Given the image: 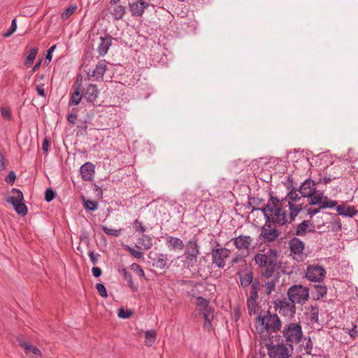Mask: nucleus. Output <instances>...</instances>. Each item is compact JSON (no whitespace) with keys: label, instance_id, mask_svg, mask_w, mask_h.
I'll list each match as a JSON object with an SVG mask.
<instances>
[{"label":"nucleus","instance_id":"f257e3e1","mask_svg":"<svg viewBox=\"0 0 358 358\" xmlns=\"http://www.w3.org/2000/svg\"><path fill=\"white\" fill-rule=\"evenodd\" d=\"M286 206L278 197L271 196L262 211L266 220V223H272L275 226L281 227L292 223L289 213L287 215Z\"/></svg>","mask_w":358,"mask_h":358},{"label":"nucleus","instance_id":"f03ea898","mask_svg":"<svg viewBox=\"0 0 358 358\" xmlns=\"http://www.w3.org/2000/svg\"><path fill=\"white\" fill-rule=\"evenodd\" d=\"M254 262L260 268L262 277L268 279L279 275L281 263L278 259L277 252L275 250L270 249L266 253L255 255Z\"/></svg>","mask_w":358,"mask_h":358},{"label":"nucleus","instance_id":"7ed1b4c3","mask_svg":"<svg viewBox=\"0 0 358 358\" xmlns=\"http://www.w3.org/2000/svg\"><path fill=\"white\" fill-rule=\"evenodd\" d=\"M281 327L282 322L278 315L271 314L270 311L259 315L256 319V329L260 333H277Z\"/></svg>","mask_w":358,"mask_h":358},{"label":"nucleus","instance_id":"20e7f679","mask_svg":"<svg viewBox=\"0 0 358 358\" xmlns=\"http://www.w3.org/2000/svg\"><path fill=\"white\" fill-rule=\"evenodd\" d=\"M281 333L285 343L289 346L299 343L303 338L301 322H289L285 324Z\"/></svg>","mask_w":358,"mask_h":358},{"label":"nucleus","instance_id":"39448f33","mask_svg":"<svg viewBox=\"0 0 358 358\" xmlns=\"http://www.w3.org/2000/svg\"><path fill=\"white\" fill-rule=\"evenodd\" d=\"M301 197L302 196H299L296 190H292L285 198L281 199L285 205L289 208L291 221H294L296 216L303 208V203L300 202Z\"/></svg>","mask_w":358,"mask_h":358},{"label":"nucleus","instance_id":"423d86ee","mask_svg":"<svg viewBox=\"0 0 358 358\" xmlns=\"http://www.w3.org/2000/svg\"><path fill=\"white\" fill-rule=\"evenodd\" d=\"M273 307L275 311L288 319H292L296 315V304L288 297L276 299L273 301Z\"/></svg>","mask_w":358,"mask_h":358},{"label":"nucleus","instance_id":"0eeeda50","mask_svg":"<svg viewBox=\"0 0 358 358\" xmlns=\"http://www.w3.org/2000/svg\"><path fill=\"white\" fill-rule=\"evenodd\" d=\"M287 294L289 300L295 304L299 303L303 305L308 300L309 290L308 288L305 286L294 285L288 289Z\"/></svg>","mask_w":358,"mask_h":358},{"label":"nucleus","instance_id":"6e6552de","mask_svg":"<svg viewBox=\"0 0 358 358\" xmlns=\"http://www.w3.org/2000/svg\"><path fill=\"white\" fill-rule=\"evenodd\" d=\"M267 350L271 358H289L293 353L294 348L282 341L276 345H268Z\"/></svg>","mask_w":358,"mask_h":358},{"label":"nucleus","instance_id":"1a4fd4ad","mask_svg":"<svg viewBox=\"0 0 358 358\" xmlns=\"http://www.w3.org/2000/svg\"><path fill=\"white\" fill-rule=\"evenodd\" d=\"M12 195L6 198V201L11 203L15 210L21 215H25L27 213V206L23 203V194L16 188H13L11 190Z\"/></svg>","mask_w":358,"mask_h":358},{"label":"nucleus","instance_id":"9d476101","mask_svg":"<svg viewBox=\"0 0 358 358\" xmlns=\"http://www.w3.org/2000/svg\"><path fill=\"white\" fill-rule=\"evenodd\" d=\"M290 255L298 262H303L307 255L304 252L305 244L298 238H292L288 243Z\"/></svg>","mask_w":358,"mask_h":358},{"label":"nucleus","instance_id":"9b49d317","mask_svg":"<svg viewBox=\"0 0 358 358\" xmlns=\"http://www.w3.org/2000/svg\"><path fill=\"white\" fill-rule=\"evenodd\" d=\"M308 202L310 205L319 206L320 208H331L337 205L336 201L329 199L322 192L317 190L308 197Z\"/></svg>","mask_w":358,"mask_h":358},{"label":"nucleus","instance_id":"f8f14e48","mask_svg":"<svg viewBox=\"0 0 358 358\" xmlns=\"http://www.w3.org/2000/svg\"><path fill=\"white\" fill-rule=\"evenodd\" d=\"M231 250L226 248H213L211 250L212 262L219 268L225 266V262L229 257Z\"/></svg>","mask_w":358,"mask_h":358},{"label":"nucleus","instance_id":"ddd939ff","mask_svg":"<svg viewBox=\"0 0 358 358\" xmlns=\"http://www.w3.org/2000/svg\"><path fill=\"white\" fill-rule=\"evenodd\" d=\"M234 245L241 252V254H248L253 243V238L250 236L239 235L231 239Z\"/></svg>","mask_w":358,"mask_h":358},{"label":"nucleus","instance_id":"4468645a","mask_svg":"<svg viewBox=\"0 0 358 358\" xmlns=\"http://www.w3.org/2000/svg\"><path fill=\"white\" fill-rule=\"evenodd\" d=\"M326 274L324 268L318 265H310L307 267L306 271V277L310 281L313 282H320L322 281Z\"/></svg>","mask_w":358,"mask_h":358},{"label":"nucleus","instance_id":"2eb2a0df","mask_svg":"<svg viewBox=\"0 0 358 358\" xmlns=\"http://www.w3.org/2000/svg\"><path fill=\"white\" fill-rule=\"evenodd\" d=\"M149 3L143 0H136L132 2H129V10L132 16L141 17L143 16L145 10L149 7Z\"/></svg>","mask_w":358,"mask_h":358},{"label":"nucleus","instance_id":"dca6fc26","mask_svg":"<svg viewBox=\"0 0 358 358\" xmlns=\"http://www.w3.org/2000/svg\"><path fill=\"white\" fill-rule=\"evenodd\" d=\"M280 234L278 231L272 228L271 224H268L266 222V224L262 228L260 236L262 237L264 241L266 242H273L275 241L279 236Z\"/></svg>","mask_w":358,"mask_h":358},{"label":"nucleus","instance_id":"f3484780","mask_svg":"<svg viewBox=\"0 0 358 358\" xmlns=\"http://www.w3.org/2000/svg\"><path fill=\"white\" fill-rule=\"evenodd\" d=\"M148 257L151 259L154 267L163 269L167 264L168 258L166 254L150 252Z\"/></svg>","mask_w":358,"mask_h":358},{"label":"nucleus","instance_id":"a211bd4d","mask_svg":"<svg viewBox=\"0 0 358 358\" xmlns=\"http://www.w3.org/2000/svg\"><path fill=\"white\" fill-rule=\"evenodd\" d=\"M316 189V182L311 179H307L301 184L299 192L303 197L308 198L315 192Z\"/></svg>","mask_w":358,"mask_h":358},{"label":"nucleus","instance_id":"6ab92c4d","mask_svg":"<svg viewBox=\"0 0 358 358\" xmlns=\"http://www.w3.org/2000/svg\"><path fill=\"white\" fill-rule=\"evenodd\" d=\"M80 171L83 180L90 181L94 173V166L90 162H86L80 167Z\"/></svg>","mask_w":358,"mask_h":358},{"label":"nucleus","instance_id":"aec40b11","mask_svg":"<svg viewBox=\"0 0 358 358\" xmlns=\"http://www.w3.org/2000/svg\"><path fill=\"white\" fill-rule=\"evenodd\" d=\"M99 94V91L97 89L96 86L93 84L89 85L83 94L85 99H86L87 102L92 103L94 104L95 100L98 97Z\"/></svg>","mask_w":358,"mask_h":358},{"label":"nucleus","instance_id":"412c9836","mask_svg":"<svg viewBox=\"0 0 358 358\" xmlns=\"http://www.w3.org/2000/svg\"><path fill=\"white\" fill-rule=\"evenodd\" d=\"M107 69L106 61L104 59L101 60L93 70L92 76L96 80H101Z\"/></svg>","mask_w":358,"mask_h":358},{"label":"nucleus","instance_id":"4be33fe9","mask_svg":"<svg viewBox=\"0 0 358 358\" xmlns=\"http://www.w3.org/2000/svg\"><path fill=\"white\" fill-rule=\"evenodd\" d=\"M112 36L110 35L100 38V43L98 47V52L100 56H104L112 44Z\"/></svg>","mask_w":358,"mask_h":358},{"label":"nucleus","instance_id":"5701e85b","mask_svg":"<svg viewBox=\"0 0 358 358\" xmlns=\"http://www.w3.org/2000/svg\"><path fill=\"white\" fill-rule=\"evenodd\" d=\"M336 210L339 215L349 217H352L357 213V210L354 206H349L345 204L336 206Z\"/></svg>","mask_w":358,"mask_h":358},{"label":"nucleus","instance_id":"b1692460","mask_svg":"<svg viewBox=\"0 0 358 358\" xmlns=\"http://www.w3.org/2000/svg\"><path fill=\"white\" fill-rule=\"evenodd\" d=\"M166 239L167 247L171 250H182L185 247L183 241L178 238L168 236Z\"/></svg>","mask_w":358,"mask_h":358},{"label":"nucleus","instance_id":"393cba45","mask_svg":"<svg viewBox=\"0 0 358 358\" xmlns=\"http://www.w3.org/2000/svg\"><path fill=\"white\" fill-rule=\"evenodd\" d=\"M184 254L189 255V256H193L194 255H199V246L195 238H193L187 243L186 249Z\"/></svg>","mask_w":358,"mask_h":358},{"label":"nucleus","instance_id":"a878e982","mask_svg":"<svg viewBox=\"0 0 358 358\" xmlns=\"http://www.w3.org/2000/svg\"><path fill=\"white\" fill-rule=\"evenodd\" d=\"M307 316L311 323L315 324L318 322L319 318V307L316 305H311L308 308Z\"/></svg>","mask_w":358,"mask_h":358},{"label":"nucleus","instance_id":"bb28decb","mask_svg":"<svg viewBox=\"0 0 358 358\" xmlns=\"http://www.w3.org/2000/svg\"><path fill=\"white\" fill-rule=\"evenodd\" d=\"M310 226H311V223L308 220H304L301 223H300L296 229V234L297 236H305L308 231H312L313 229H310Z\"/></svg>","mask_w":358,"mask_h":358},{"label":"nucleus","instance_id":"cd10ccee","mask_svg":"<svg viewBox=\"0 0 358 358\" xmlns=\"http://www.w3.org/2000/svg\"><path fill=\"white\" fill-rule=\"evenodd\" d=\"M278 278L279 275H276L274 279L268 280L262 285V288L265 294L270 295L271 292L274 291L276 286V282L278 281Z\"/></svg>","mask_w":358,"mask_h":358},{"label":"nucleus","instance_id":"c85d7f7f","mask_svg":"<svg viewBox=\"0 0 358 358\" xmlns=\"http://www.w3.org/2000/svg\"><path fill=\"white\" fill-rule=\"evenodd\" d=\"M138 243L141 245V248L144 250L150 249L153 245L152 238L145 234L142 235L141 238H139Z\"/></svg>","mask_w":358,"mask_h":358},{"label":"nucleus","instance_id":"c756f323","mask_svg":"<svg viewBox=\"0 0 358 358\" xmlns=\"http://www.w3.org/2000/svg\"><path fill=\"white\" fill-rule=\"evenodd\" d=\"M125 6H123L122 5H116L113 8V11L111 12L114 19L117 20L122 19L125 13Z\"/></svg>","mask_w":358,"mask_h":358},{"label":"nucleus","instance_id":"7c9ffc66","mask_svg":"<svg viewBox=\"0 0 358 358\" xmlns=\"http://www.w3.org/2000/svg\"><path fill=\"white\" fill-rule=\"evenodd\" d=\"M122 275L124 280L127 282V285L131 288L133 292H136L138 288L136 285L134 283L132 280V275L130 273H129L126 269H122Z\"/></svg>","mask_w":358,"mask_h":358},{"label":"nucleus","instance_id":"2f4dec72","mask_svg":"<svg viewBox=\"0 0 358 358\" xmlns=\"http://www.w3.org/2000/svg\"><path fill=\"white\" fill-rule=\"evenodd\" d=\"M82 97L83 95L81 94L80 87H78L71 94L69 104L74 106L78 105L80 102Z\"/></svg>","mask_w":358,"mask_h":358},{"label":"nucleus","instance_id":"473e14b6","mask_svg":"<svg viewBox=\"0 0 358 358\" xmlns=\"http://www.w3.org/2000/svg\"><path fill=\"white\" fill-rule=\"evenodd\" d=\"M315 293L314 295V299L320 300L323 298L327 292V289L324 285H316L315 286Z\"/></svg>","mask_w":358,"mask_h":358},{"label":"nucleus","instance_id":"72a5a7b5","mask_svg":"<svg viewBox=\"0 0 358 358\" xmlns=\"http://www.w3.org/2000/svg\"><path fill=\"white\" fill-rule=\"evenodd\" d=\"M247 308L250 315L257 314L259 309L257 301L247 299Z\"/></svg>","mask_w":358,"mask_h":358},{"label":"nucleus","instance_id":"f704fd0d","mask_svg":"<svg viewBox=\"0 0 358 358\" xmlns=\"http://www.w3.org/2000/svg\"><path fill=\"white\" fill-rule=\"evenodd\" d=\"M253 274L252 272L246 273L241 277V285L243 287H248L253 280Z\"/></svg>","mask_w":358,"mask_h":358},{"label":"nucleus","instance_id":"c9c22d12","mask_svg":"<svg viewBox=\"0 0 358 358\" xmlns=\"http://www.w3.org/2000/svg\"><path fill=\"white\" fill-rule=\"evenodd\" d=\"M78 6L76 4L69 6L61 15V17L63 20H66L69 17L75 13L77 10Z\"/></svg>","mask_w":358,"mask_h":358},{"label":"nucleus","instance_id":"e433bc0d","mask_svg":"<svg viewBox=\"0 0 358 358\" xmlns=\"http://www.w3.org/2000/svg\"><path fill=\"white\" fill-rule=\"evenodd\" d=\"M156 336L155 330L147 331L145 334L146 345L151 346L155 341Z\"/></svg>","mask_w":358,"mask_h":358},{"label":"nucleus","instance_id":"4c0bfd02","mask_svg":"<svg viewBox=\"0 0 358 358\" xmlns=\"http://www.w3.org/2000/svg\"><path fill=\"white\" fill-rule=\"evenodd\" d=\"M38 53V48H32L29 55H27L26 60H25V65H29L30 64H32L36 57V55Z\"/></svg>","mask_w":358,"mask_h":358},{"label":"nucleus","instance_id":"58836bf2","mask_svg":"<svg viewBox=\"0 0 358 358\" xmlns=\"http://www.w3.org/2000/svg\"><path fill=\"white\" fill-rule=\"evenodd\" d=\"M101 229L103 232L108 236L117 237L120 235L121 229H110L104 225L101 227Z\"/></svg>","mask_w":358,"mask_h":358},{"label":"nucleus","instance_id":"ea45409f","mask_svg":"<svg viewBox=\"0 0 358 358\" xmlns=\"http://www.w3.org/2000/svg\"><path fill=\"white\" fill-rule=\"evenodd\" d=\"M203 315L204 321H212L214 317V309L211 308H207L206 310H203Z\"/></svg>","mask_w":358,"mask_h":358},{"label":"nucleus","instance_id":"a19ab883","mask_svg":"<svg viewBox=\"0 0 358 358\" xmlns=\"http://www.w3.org/2000/svg\"><path fill=\"white\" fill-rule=\"evenodd\" d=\"M196 304L202 308V311L206 310L207 308H211V306H209V301L201 296L196 299Z\"/></svg>","mask_w":358,"mask_h":358},{"label":"nucleus","instance_id":"79ce46f5","mask_svg":"<svg viewBox=\"0 0 358 358\" xmlns=\"http://www.w3.org/2000/svg\"><path fill=\"white\" fill-rule=\"evenodd\" d=\"M84 207L85 209H87L91 211H94L97 209L98 205L97 203L91 200H84Z\"/></svg>","mask_w":358,"mask_h":358},{"label":"nucleus","instance_id":"37998d69","mask_svg":"<svg viewBox=\"0 0 358 358\" xmlns=\"http://www.w3.org/2000/svg\"><path fill=\"white\" fill-rule=\"evenodd\" d=\"M27 355L32 353L35 355L42 356L41 352L38 348L28 343L27 350H24Z\"/></svg>","mask_w":358,"mask_h":358},{"label":"nucleus","instance_id":"c03bdc74","mask_svg":"<svg viewBox=\"0 0 358 358\" xmlns=\"http://www.w3.org/2000/svg\"><path fill=\"white\" fill-rule=\"evenodd\" d=\"M132 312L130 310L124 309L123 308H120L117 312L118 317L122 319L129 318Z\"/></svg>","mask_w":358,"mask_h":358},{"label":"nucleus","instance_id":"a18cd8bd","mask_svg":"<svg viewBox=\"0 0 358 358\" xmlns=\"http://www.w3.org/2000/svg\"><path fill=\"white\" fill-rule=\"evenodd\" d=\"M131 268L136 273H137L140 277L141 278H144L145 277V273H144V271L143 270L142 267L136 264V263H133L131 265Z\"/></svg>","mask_w":358,"mask_h":358},{"label":"nucleus","instance_id":"49530a36","mask_svg":"<svg viewBox=\"0 0 358 358\" xmlns=\"http://www.w3.org/2000/svg\"><path fill=\"white\" fill-rule=\"evenodd\" d=\"M17 29L16 19H13L11 22V25L6 33L3 34L4 37H9L11 36Z\"/></svg>","mask_w":358,"mask_h":358},{"label":"nucleus","instance_id":"de8ad7c7","mask_svg":"<svg viewBox=\"0 0 358 358\" xmlns=\"http://www.w3.org/2000/svg\"><path fill=\"white\" fill-rule=\"evenodd\" d=\"M199 255H194L193 256H189V255L184 254L185 259L187 260L188 265L190 266H194L197 261V256Z\"/></svg>","mask_w":358,"mask_h":358},{"label":"nucleus","instance_id":"09e8293b","mask_svg":"<svg viewBox=\"0 0 358 358\" xmlns=\"http://www.w3.org/2000/svg\"><path fill=\"white\" fill-rule=\"evenodd\" d=\"M127 249L134 257L138 259L143 258V252H141L140 251H137V250H134L133 248L129 247V246H127Z\"/></svg>","mask_w":358,"mask_h":358},{"label":"nucleus","instance_id":"8fccbe9b","mask_svg":"<svg viewBox=\"0 0 358 358\" xmlns=\"http://www.w3.org/2000/svg\"><path fill=\"white\" fill-rule=\"evenodd\" d=\"M96 288L99 294L102 297H107V292L104 285H103L102 283H96Z\"/></svg>","mask_w":358,"mask_h":358},{"label":"nucleus","instance_id":"3c124183","mask_svg":"<svg viewBox=\"0 0 358 358\" xmlns=\"http://www.w3.org/2000/svg\"><path fill=\"white\" fill-rule=\"evenodd\" d=\"M55 196V193L51 188L46 189L45 193V199L46 201H48V202L51 201L52 200H53Z\"/></svg>","mask_w":358,"mask_h":358},{"label":"nucleus","instance_id":"603ef678","mask_svg":"<svg viewBox=\"0 0 358 358\" xmlns=\"http://www.w3.org/2000/svg\"><path fill=\"white\" fill-rule=\"evenodd\" d=\"M305 339L306 340V345L304 346L306 353L308 355H311V350L313 345L311 338L308 337V338H306Z\"/></svg>","mask_w":358,"mask_h":358},{"label":"nucleus","instance_id":"864d4df0","mask_svg":"<svg viewBox=\"0 0 358 358\" xmlns=\"http://www.w3.org/2000/svg\"><path fill=\"white\" fill-rule=\"evenodd\" d=\"M134 227L135 228L136 231H140L141 233L145 232L146 230L145 227L143 226V224L138 220H136L134 222Z\"/></svg>","mask_w":358,"mask_h":358},{"label":"nucleus","instance_id":"5fc2aeb1","mask_svg":"<svg viewBox=\"0 0 358 358\" xmlns=\"http://www.w3.org/2000/svg\"><path fill=\"white\" fill-rule=\"evenodd\" d=\"M16 176L14 171H11L9 172L8 176L6 177L5 180L8 184L13 185L15 180Z\"/></svg>","mask_w":358,"mask_h":358},{"label":"nucleus","instance_id":"6e6d98bb","mask_svg":"<svg viewBox=\"0 0 358 358\" xmlns=\"http://www.w3.org/2000/svg\"><path fill=\"white\" fill-rule=\"evenodd\" d=\"M251 285V290L252 291H259L260 287V282L258 279H254Z\"/></svg>","mask_w":358,"mask_h":358},{"label":"nucleus","instance_id":"4d7b16f0","mask_svg":"<svg viewBox=\"0 0 358 358\" xmlns=\"http://www.w3.org/2000/svg\"><path fill=\"white\" fill-rule=\"evenodd\" d=\"M1 115L4 118L8 120H10L11 117L10 110L8 108H3L1 109Z\"/></svg>","mask_w":358,"mask_h":358},{"label":"nucleus","instance_id":"13d9d810","mask_svg":"<svg viewBox=\"0 0 358 358\" xmlns=\"http://www.w3.org/2000/svg\"><path fill=\"white\" fill-rule=\"evenodd\" d=\"M50 148V141L48 138H45L42 144V149L45 153H47Z\"/></svg>","mask_w":358,"mask_h":358},{"label":"nucleus","instance_id":"bf43d9fd","mask_svg":"<svg viewBox=\"0 0 358 358\" xmlns=\"http://www.w3.org/2000/svg\"><path fill=\"white\" fill-rule=\"evenodd\" d=\"M17 341L20 346L24 348V350H27V345L29 343L24 341L21 336L17 337Z\"/></svg>","mask_w":358,"mask_h":358},{"label":"nucleus","instance_id":"052dcab7","mask_svg":"<svg viewBox=\"0 0 358 358\" xmlns=\"http://www.w3.org/2000/svg\"><path fill=\"white\" fill-rule=\"evenodd\" d=\"M245 257V255H236L235 257H233V259H231V264L234 265L235 264H237L240 262H241L243 259V257Z\"/></svg>","mask_w":358,"mask_h":358},{"label":"nucleus","instance_id":"680f3d73","mask_svg":"<svg viewBox=\"0 0 358 358\" xmlns=\"http://www.w3.org/2000/svg\"><path fill=\"white\" fill-rule=\"evenodd\" d=\"M55 48H56V45H54L48 49V50L47 52L46 57H45L46 60H48L49 62L51 61L52 53L55 50Z\"/></svg>","mask_w":358,"mask_h":358},{"label":"nucleus","instance_id":"e2e57ef3","mask_svg":"<svg viewBox=\"0 0 358 358\" xmlns=\"http://www.w3.org/2000/svg\"><path fill=\"white\" fill-rule=\"evenodd\" d=\"M67 120L69 123L74 124H76V121L77 120V115L71 113L67 116Z\"/></svg>","mask_w":358,"mask_h":358},{"label":"nucleus","instance_id":"0e129e2a","mask_svg":"<svg viewBox=\"0 0 358 358\" xmlns=\"http://www.w3.org/2000/svg\"><path fill=\"white\" fill-rule=\"evenodd\" d=\"M259 298L258 292L251 290L250 292V296L248 299H251L252 301H257Z\"/></svg>","mask_w":358,"mask_h":358},{"label":"nucleus","instance_id":"69168bd1","mask_svg":"<svg viewBox=\"0 0 358 358\" xmlns=\"http://www.w3.org/2000/svg\"><path fill=\"white\" fill-rule=\"evenodd\" d=\"M93 275L96 278L99 277L101 275V270L99 267H93L92 269Z\"/></svg>","mask_w":358,"mask_h":358},{"label":"nucleus","instance_id":"338daca9","mask_svg":"<svg viewBox=\"0 0 358 358\" xmlns=\"http://www.w3.org/2000/svg\"><path fill=\"white\" fill-rule=\"evenodd\" d=\"M36 90L38 93V95H40L42 97H44L45 98L46 96V94H45V90L44 89H43L40 86H36Z\"/></svg>","mask_w":358,"mask_h":358},{"label":"nucleus","instance_id":"774afa93","mask_svg":"<svg viewBox=\"0 0 358 358\" xmlns=\"http://www.w3.org/2000/svg\"><path fill=\"white\" fill-rule=\"evenodd\" d=\"M349 334H350V337H352L353 338H355L357 336L358 333H357L356 325H355L353 327V328L349 331Z\"/></svg>","mask_w":358,"mask_h":358}]
</instances>
